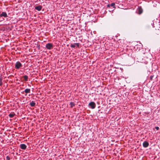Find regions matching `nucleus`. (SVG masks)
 <instances>
[{
	"mask_svg": "<svg viewBox=\"0 0 160 160\" xmlns=\"http://www.w3.org/2000/svg\"><path fill=\"white\" fill-rule=\"evenodd\" d=\"M22 66V64L19 62H17L15 65V68L16 69H19Z\"/></svg>",
	"mask_w": 160,
	"mask_h": 160,
	"instance_id": "nucleus-1",
	"label": "nucleus"
},
{
	"mask_svg": "<svg viewBox=\"0 0 160 160\" xmlns=\"http://www.w3.org/2000/svg\"><path fill=\"white\" fill-rule=\"evenodd\" d=\"M88 105L92 109H94L96 107V104L93 102H91L89 103Z\"/></svg>",
	"mask_w": 160,
	"mask_h": 160,
	"instance_id": "nucleus-2",
	"label": "nucleus"
},
{
	"mask_svg": "<svg viewBox=\"0 0 160 160\" xmlns=\"http://www.w3.org/2000/svg\"><path fill=\"white\" fill-rule=\"evenodd\" d=\"M53 47V45L51 43H48L46 44V48L49 50L51 49Z\"/></svg>",
	"mask_w": 160,
	"mask_h": 160,
	"instance_id": "nucleus-3",
	"label": "nucleus"
},
{
	"mask_svg": "<svg viewBox=\"0 0 160 160\" xmlns=\"http://www.w3.org/2000/svg\"><path fill=\"white\" fill-rule=\"evenodd\" d=\"M149 143L147 141H144L142 143V145L144 148H146L148 147L149 146Z\"/></svg>",
	"mask_w": 160,
	"mask_h": 160,
	"instance_id": "nucleus-4",
	"label": "nucleus"
},
{
	"mask_svg": "<svg viewBox=\"0 0 160 160\" xmlns=\"http://www.w3.org/2000/svg\"><path fill=\"white\" fill-rule=\"evenodd\" d=\"M20 148L22 149L25 150L27 148V146L24 144H22L20 145Z\"/></svg>",
	"mask_w": 160,
	"mask_h": 160,
	"instance_id": "nucleus-5",
	"label": "nucleus"
},
{
	"mask_svg": "<svg viewBox=\"0 0 160 160\" xmlns=\"http://www.w3.org/2000/svg\"><path fill=\"white\" fill-rule=\"evenodd\" d=\"M0 16L1 17H4L6 18L8 17V15L6 12H2V13L0 15Z\"/></svg>",
	"mask_w": 160,
	"mask_h": 160,
	"instance_id": "nucleus-6",
	"label": "nucleus"
},
{
	"mask_svg": "<svg viewBox=\"0 0 160 160\" xmlns=\"http://www.w3.org/2000/svg\"><path fill=\"white\" fill-rule=\"evenodd\" d=\"M42 8V7L41 6L39 5L36 6L35 7V9L38 10V11H40L41 10Z\"/></svg>",
	"mask_w": 160,
	"mask_h": 160,
	"instance_id": "nucleus-7",
	"label": "nucleus"
},
{
	"mask_svg": "<svg viewBox=\"0 0 160 160\" xmlns=\"http://www.w3.org/2000/svg\"><path fill=\"white\" fill-rule=\"evenodd\" d=\"M24 92L26 94V95L27 94L30 93V89L28 88L24 90Z\"/></svg>",
	"mask_w": 160,
	"mask_h": 160,
	"instance_id": "nucleus-8",
	"label": "nucleus"
},
{
	"mask_svg": "<svg viewBox=\"0 0 160 160\" xmlns=\"http://www.w3.org/2000/svg\"><path fill=\"white\" fill-rule=\"evenodd\" d=\"M35 103L33 101H32L30 103V105L31 107H34L35 105Z\"/></svg>",
	"mask_w": 160,
	"mask_h": 160,
	"instance_id": "nucleus-9",
	"label": "nucleus"
},
{
	"mask_svg": "<svg viewBox=\"0 0 160 160\" xmlns=\"http://www.w3.org/2000/svg\"><path fill=\"white\" fill-rule=\"evenodd\" d=\"M15 115V114L13 112V113H10L9 115V117L10 118H13L14 116Z\"/></svg>",
	"mask_w": 160,
	"mask_h": 160,
	"instance_id": "nucleus-10",
	"label": "nucleus"
},
{
	"mask_svg": "<svg viewBox=\"0 0 160 160\" xmlns=\"http://www.w3.org/2000/svg\"><path fill=\"white\" fill-rule=\"evenodd\" d=\"M70 104V105L71 106V108H72V107L75 106V103L73 102H71Z\"/></svg>",
	"mask_w": 160,
	"mask_h": 160,
	"instance_id": "nucleus-11",
	"label": "nucleus"
},
{
	"mask_svg": "<svg viewBox=\"0 0 160 160\" xmlns=\"http://www.w3.org/2000/svg\"><path fill=\"white\" fill-rule=\"evenodd\" d=\"M23 78H24V80L25 81H28V77L27 76V75L24 76L23 77Z\"/></svg>",
	"mask_w": 160,
	"mask_h": 160,
	"instance_id": "nucleus-12",
	"label": "nucleus"
},
{
	"mask_svg": "<svg viewBox=\"0 0 160 160\" xmlns=\"http://www.w3.org/2000/svg\"><path fill=\"white\" fill-rule=\"evenodd\" d=\"M138 11L139 14H140L142 12V10L141 8H139Z\"/></svg>",
	"mask_w": 160,
	"mask_h": 160,
	"instance_id": "nucleus-13",
	"label": "nucleus"
},
{
	"mask_svg": "<svg viewBox=\"0 0 160 160\" xmlns=\"http://www.w3.org/2000/svg\"><path fill=\"white\" fill-rule=\"evenodd\" d=\"M115 3H112L111 4H110V6L111 7H113V8H115Z\"/></svg>",
	"mask_w": 160,
	"mask_h": 160,
	"instance_id": "nucleus-14",
	"label": "nucleus"
},
{
	"mask_svg": "<svg viewBox=\"0 0 160 160\" xmlns=\"http://www.w3.org/2000/svg\"><path fill=\"white\" fill-rule=\"evenodd\" d=\"M75 46H76L75 43L74 44H71L70 45V47L71 48H75Z\"/></svg>",
	"mask_w": 160,
	"mask_h": 160,
	"instance_id": "nucleus-15",
	"label": "nucleus"
},
{
	"mask_svg": "<svg viewBox=\"0 0 160 160\" xmlns=\"http://www.w3.org/2000/svg\"><path fill=\"white\" fill-rule=\"evenodd\" d=\"M6 160H10V158L8 156H7L6 157Z\"/></svg>",
	"mask_w": 160,
	"mask_h": 160,
	"instance_id": "nucleus-16",
	"label": "nucleus"
},
{
	"mask_svg": "<svg viewBox=\"0 0 160 160\" xmlns=\"http://www.w3.org/2000/svg\"><path fill=\"white\" fill-rule=\"evenodd\" d=\"M2 79H0V86H2Z\"/></svg>",
	"mask_w": 160,
	"mask_h": 160,
	"instance_id": "nucleus-17",
	"label": "nucleus"
},
{
	"mask_svg": "<svg viewBox=\"0 0 160 160\" xmlns=\"http://www.w3.org/2000/svg\"><path fill=\"white\" fill-rule=\"evenodd\" d=\"M75 44L78 47H79V43H75Z\"/></svg>",
	"mask_w": 160,
	"mask_h": 160,
	"instance_id": "nucleus-18",
	"label": "nucleus"
},
{
	"mask_svg": "<svg viewBox=\"0 0 160 160\" xmlns=\"http://www.w3.org/2000/svg\"><path fill=\"white\" fill-rule=\"evenodd\" d=\"M155 128L157 130H158L159 129V128L158 127H156Z\"/></svg>",
	"mask_w": 160,
	"mask_h": 160,
	"instance_id": "nucleus-19",
	"label": "nucleus"
}]
</instances>
